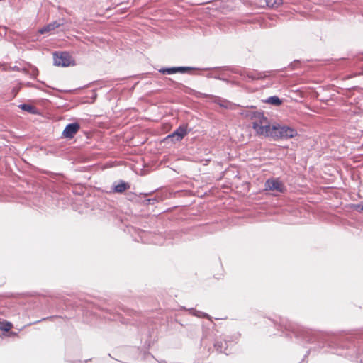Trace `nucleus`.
<instances>
[{
	"label": "nucleus",
	"mask_w": 363,
	"mask_h": 363,
	"mask_svg": "<svg viewBox=\"0 0 363 363\" xmlns=\"http://www.w3.org/2000/svg\"><path fill=\"white\" fill-rule=\"evenodd\" d=\"M247 116L251 120L252 127L258 135L264 137H274L273 125L262 112H250Z\"/></svg>",
	"instance_id": "f257e3e1"
},
{
	"label": "nucleus",
	"mask_w": 363,
	"mask_h": 363,
	"mask_svg": "<svg viewBox=\"0 0 363 363\" xmlns=\"http://www.w3.org/2000/svg\"><path fill=\"white\" fill-rule=\"evenodd\" d=\"M273 132L276 136L272 137L274 139L278 138H292L298 135L296 130L285 125H273Z\"/></svg>",
	"instance_id": "f03ea898"
},
{
	"label": "nucleus",
	"mask_w": 363,
	"mask_h": 363,
	"mask_svg": "<svg viewBox=\"0 0 363 363\" xmlns=\"http://www.w3.org/2000/svg\"><path fill=\"white\" fill-rule=\"evenodd\" d=\"M265 189L278 193H284L286 191L284 184L279 178H270L265 182Z\"/></svg>",
	"instance_id": "7ed1b4c3"
},
{
	"label": "nucleus",
	"mask_w": 363,
	"mask_h": 363,
	"mask_svg": "<svg viewBox=\"0 0 363 363\" xmlns=\"http://www.w3.org/2000/svg\"><path fill=\"white\" fill-rule=\"evenodd\" d=\"M54 65L67 67L71 65L72 57L67 52H55L53 54Z\"/></svg>",
	"instance_id": "20e7f679"
},
{
	"label": "nucleus",
	"mask_w": 363,
	"mask_h": 363,
	"mask_svg": "<svg viewBox=\"0 0 363 363\" xmlns=\"http://www.w3.org/2000/svg\"><path fill=\"white\" fill-rule=\"evenodd\" d=\"M188 134L187 125H180L173 133L166 137L165 140H170L172 142H179Z\"/></svg>",
	"instance_id": "39448f33"
},
{
	"label": "nucleus",
	"mask_w": 363,
	"mask_h": 363,
	"mask_svg": "<svg viewBox=\"0 0 363 363\" xmlns=\"http://www.w3.org/2000/svg\"><path fill=\"white\" fill-rule=\"evenodd\" d=\"M80 125L77 123L68 124L62 132V135L66 138H72L79 131Z\"/></svg>",
	"instance_id": "423d86ee"
},
{
	"label": "nucleus",
	"mask_w": 363,
	"mask_h": 363,
	"mask_svg": "<svg viewBox=\"0 0 363 363\" xmlns=\"http://www.w3.org/2000/svg\"><path fill=\"white\" fill-rule=\"evenodd\" d=\"M62 23H60L57 21L52 22L45 26H44L43 28H41L39 32L41 34L45 33L47 32H50L51 30H55V28H59Z\"/></svg>",
	"instance_id": "0eeeda50"
},
{
	"label": "nucleus",
	"mask_w": 363,
	"mask_h": 363,
	"mask_svg": "<svg viewBox=\"0 0 363 363\" xmlns=\"http://www.w3.org/2000/svg\"><path fill=\"white\" fill-rule=\"evenodd\" d=\"M13 328V324L11 322L3 320L0 321V330L9 332Z\"/></svg>",
	"instance_id": "6e6552de"
},
{
	"label": "nucleus",
	"mask_w": 363,
	"mask_h": 363,
	"mask_svg": "<svg viewBox=\"0 0 363 363\" xmlns=\"http://www.w3.org/2000/svg\"><path fill=\"white\" fill-rule=\"evenodd\" d=\"M129 188V185L126 183L122 182L114 187V191L118 193H123Z\"/></svg>",
	"instance_id": "1a4fd4ad"
},
{
	"label": "nucleus",
	"mask_w": 363,
	"mask_h": 363,
	"mask_svg": "<svg viewBox=\"0 0 363 363\" xmlns=\"http://www.w3.org/2000/svg\"><path fill=\"white\" fill-rule=\"evenodd\" d=\"M266 102L274 106H279L282 103L281 100L279 97L275 96L268 98Z\"/></svg>",
	"instance_id": "9d476101"
},
{
	"label": "nucleus",
	"mask_w": 363,
	"mask_h": 363,
	"mask_svg": "<svg viewBox=\"0 0 363 363\" xmlns=\"http://www.w3.org/2000/svg\"><path fill=\"white\" fill-rule=\"evenodd\" d=\"M268 7L277 8L282 4V0H265Z\"/></svg>",
	"instance_id": "9b49d317"
},
{
	"label": "nucleus",
	"mask_w": 363,
	"mask_h": 363,
	"mask_svg": "<svg viewBox=\"0 0 363 363\" xmlns=\"http://www.w3.org/2000/svg\"><path fill=\"white\" fill-rule=\"evenodd\" d=\"M20 108L25 111H27L28 113H35V107L32 106V105H30V104H21L20 105Z\"/></svg>",
	"instance_id": "f8f14e48"
},
{
	"label": "nucleus",
	"mask_w": 363,
	"mask_h": 363,
	"mask_svg": "<svg viewBox=\"0 0 363 363\" xmlns=\"http://www.w3.org/2000/svg\"><path fill=\"white\" fill-rule=\"evenodd\" d=\"M160 72L164 74H172L177 73V67H170L160 69Z\"/></svg>",
	"instance_id": "ddd939ff"
},
{
	"label": "nucleus",
	"mask_w": 363,
	"mask_h": 363,
	"mask_svg": "<svg viewBox=\"0 0 363 363\" xmlns=\"http://www.w3.org/2000/svg\"><path fill=\"white\" fill-rule=\"evenodd\" d=\"M177 72L184 73L186 72L187 71L191 70V68L187 67H177Z\"/></svg>",
	"instance_id": "4468645a"
},
{
	"label": "nucleus",
	"mask_w": 363,
	"mask_h": 363,
	"mask_svg": "<svg viewBox=\"0 0 363 363\" xmlns=\"http://www.w3.org/2000/svg\"><path fill=\"white\" fill-rule=\"evenodd\" d=\"M354 208L359 212L363 211V203L355 205Z\"/></svg>",
	"instance_id": "2eb2a0df"
},
{
	"label": "nucleus",
	"mask_w": 363,
	"mask_h": 363,
	"mask_svg": "<svg viewBox=\"0 0 363 363\" xmlns=\"http://www.w3.org/2000/svg\"><path fill=\"white\" fill-rule=\"evenodd\" d=\"M249 77L252 78V79H259V77H253V76H249Z\"/></svg>",
	"instance_id": "dca6fc26"
}]
</instances>
